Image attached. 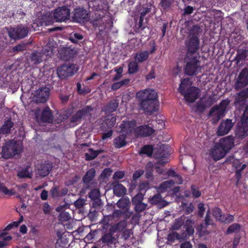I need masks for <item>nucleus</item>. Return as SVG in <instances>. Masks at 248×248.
I'll use <instances>...</instances> for the list:
<instances>
[{
	"label": "nucleus",
	"mask_w": 248,
	"mask_h": 248,
	"mask_svg": "<svg viewBox=\"0 0 248 248\" xmlns=\"http://www.w3.org/2000/svg\"><path fill=\"white\" fill-rule=\"evenodd\" d=\"M248 68L242 69L235 79L234 88L235 90H241L236 94L235 105H242L246 103L248 98Z\"/></svg>",
	"instance_id": "obj_2"
},
{
	"label": "nucleus",
	"mask_w": 248,
	"mask_h": 248,
	"mask_svg": "<svg viewBox=\"0 0 248 248\" xmlns=\"http://www.w3.org/2000/svg\"><path fill=\"white\" fill-rule=\"evenodd\" d=\"M194 222L190 219L186 220L184 223V228L188 235H193L194 232Z\"/></svg>",
	"instance_id": "obj_39"
},
{
	"label": "nucleus",
	"mask_w": 248,
	"mask_h": 248,
	"mask_svg": "<svg viewBox=\"0 0 248 248\" xmlns=\"http://www.w3.org/2000/svg\"><path fill=\"white\" fill-rule=\"evenodd\" d=\"M95 170L94 168H91L86 172L83 176V182L86 185H89L91 184L95 174Z\"/></svg>",
	"instance_id": "obj_29"
},
{
	"label": "nucleus",
	"mask_w": 248,
	"mask_h": 248,
	"mask_svg": "<svg viewBox=\"0 0 248 248\" xmlns=\"http://www.w3.org/2000/svg\"><path fill=\"white\" fill-rule=\"evenodd\" d=\"M126 135L121 134L113 140V145L117 148L125 146L127 143Z\"/></svg>",
	"instance_id": "obj_28"
},
{
	"label": "nucleus",
	"mask_w": 248,
	"mask_h": 248,
	"mask_svg": "<svg viewBox=\"0 0 248 248\" xmlns=\"http://www.w3.org/2000/svg\"><path fill=\"white\" fill-rule=\"evenodd\" d=\"M76 72L74 65L73 64H63L57 69V73L60 79H65L69 76H72Z\"/></svg>",
	"instance_id": "obj_13"
},
{
	"label": "nucleus",
	"mask_w": 248,
	"mask_h": 248,
	"mask_svg": "<svg viewBox=\"0 0 248 248\" xmlns=\"http://www.w3.org/2000/svg\"><path fill=\"white\" fill-rule=\"evenodd\" d=\"M139 69L138 63L136 61L130 62L128 65V72L129 74H135L138 72Z\"/></svg>",
	"instance_id": "obj_40"
},
{
	"label": "nucleus",
	"mask_w": 248,
	"mask_h": 248,
	"mask_svg": "<svg viewBox=\"0 0 248 248\" xmlns=\"http://www.w3.org/2000/svg\"><path fill=\"white\" fill-rule=\"evenodd\" d=\"M234 220V216L230 214L222 215L221 221L226 224L231 223Z\"/></svg>",
	"instance_id": "obj_53"
},
{
	"label": "nucleus",
	"mask_w": 248,
	"mask_h": 248,
	"mask_svg": "<svg viewBox=\"0 0 248 248\" xmlns=\"http://www.w3.org/2000/svg\"><path fill=\"white\" fill-rule=\"evenodd\" d=\"M154 150V147L151 145H145L140 148L139 154L140 156L145 155L147 156L151 157Z\"/></svg>",
	"instance_id": "obj_35"
},
{
	"label": "nucleus",
	"mask_w": 248,
	"mask_h": 248,
	"mask_svg": "<svg viewBox=\"0 0 248 248\" xmlns=\"http://www.w3.org/2000/svg\"><path fill=\"white\" fill-rule=\"evenodd\" d=\"M72 19L78 23H84L89 20V13L83 8L78 7L74 9L72 12Z\"/></svg>",
	"instance_id": "obj_12"
},
{
	"label": "nucleus",
	"mask_w": 248,
	"mask_h": 248,
	"mask_svg": "<svg viewBox=\"0 0 248 248\" xmlns=\"http://www.w3.org/2000/svg\"><path fill=\"white\" fill-rule=\"evenodd\" d=\"M7 232H1L0 233V248H4L8 246V242L12 240V236L11 235H7Z\"/></svg>",
	"instance_id": "obj_36"
},
{
	"label": "nucleus",
	"mask_w": 248,
	"mask_h": 248,
	"mask_svg": "<svg viewBox=\"0 0 248 248\" xmlns=\"http://www.w3.org/2000/svg\"><path fill=\"white\" fill-rule=\"evenodd\" d=\"M113 172L112 169L110 168H105L101 174V177L103 178H107L111 176Z\"/></svg>",
	"instance_id": "obj_62"
},
{
	"label": "nucleus",
	"mask_w": 248,
	"mask_h": 248,
	"mask_svg": "<svg viewBox=\"0 0 248 248\" xmlns=\"http://www.w3.org/2000/svg\"><path fill=\"white\" fill-rule=\"evenodd\" d=\"M136 23L135 25L134 31L136 32H141L145 28V25L143 24L144 19L139 17V21H137L135 19Z\"/></svg>",
	"instance_id": "obj_41"
},
{
	"label": "nucleus",
	"mask_w": 248,
	"mask_h": 248,
	"mask_svg": "<svg viewBox=\"0 0 248 248\" xmlns=\"http://www.w3.org/2000/svg\"><path fill=\"white\" fill-rule=\"evenodd\" d=\"M83 38V35L79 34V33L76 32L74 33L73 35H71L70 37L69 40L74 43H77L78 40H81Z\"/></svg>",
	"instance_id": "obj_57"
},
{
	"label": "nucleus",
	"mask_w": 248,
	"mask_h": 248,
	"mask_svg": "<svg viewBox=\"0 0 248 248\" xmlns=\"http://www.w3.org/2000/svg\"><path fill=\"white\" fill-rule=\"evenodd\" d=\"M35 115L36 121L37 122L51 123L53 119L52 111L48 107H46L42 110L40 116L37 111L35 112Z\"/></svg>",
	"instance_id": "obj_15"
},
{
	"label": "nucleus",
	"mask_w": 248,
	"mask_h": 248,
	"mask_svg": "<svg viewBox=\"0 0 248 248\" xmlns=\"http://www.w3.org/2000/svg\"><path fill=\"white\" fill-rule=\"evenodd\" d=\"M71 218L70 215L67 212H62L59 215V220L61 221H66Z\"/></svg>",
	"instance_id": "obj_64"
},
{
	"label": "nucleus",
	"mask_w": 248,
	"mask_h": 248,
	"mask_svg": "<svg viewBox=\"0 0 248 248\" xmlns=\"http://www.w3.org/2000/svg\"><path fill=\"white\" fill-rule=\"evenodd\" d=\"M50 94V89L46 87L41 88L36 91L33 96V99L37 103L45 102L48 98Z\"/></svg>",
	"instance_id": "obj_16"
},
{
	"label": "nucleus",
	"mask_w": 248,
	"mask_h": 248,
	"mask_svg": "<svg viewBox=\"0 0 248 248\" xmlns=\"http://www.w3.org/2000/svg\"><path fill=\"white\" fill-rule=\"evenodd\" d=\"M114 232L111 231V228L109 229L108 232L105 233L101 237L100 241H101L103 244H104L107 246H110L115 244L116 242V239L114 236Z\"/></svg>",
	"instance_id": "obj_23"
},
{
	"label": "nucleus",
	"mask_w": 248,
	"mask_h": 248,
	"mask_svg": "<svg viewBox=\"0 0 248 248\" xmlns=\"http://www.w3.org/2000/svg\"><path fill=\"white\" fill-rule=\"evenodd\" d=\"M200 56L185 55L184 68L185 74L189 76L196 75L198 73V69H201Z\"/></svg>",
	"instance_id": "obj_5"
},
{
	"label": "nucleus",
	"mask_w": 248,
	"mask_h": 248,
	"mask_svg": "<svg viewBox=\"0 0 248 248\" xmlns=\"http://www.w3.org/2000/svg\"><path fill=\"white\" fill-rule=\"evenodd\" d=\"M103 150H93V148H89L88 152L85 153V158L87 161L93 160V159L98 156L99 154L103 153Z\"/></svg>",
	"instance_id": "obj_31"
},
{
	"label": "nucleus",
	"mask_w": 248,
	"mask_h": 248,
	"mask_svg": "<svg viewBox=\"0 0 248 248\" xmlns=\"http://www.w3.org/2000/svg\"><path fill=\"white\" fill-rule=\"evenodd\" d=\"M230 104V100H222L219 105L212 107L208 114V117H212V123L216 124L224 116L226 108Z\"/></svg>",
	"instance_id": "obj_4"
},
{
	"label": "nucleus",
	"mask_w": 248,
	"mask_h": 248,
	"mask_svg": "<svg viewBox=\"0 0 248 248\" xmlns=\"http://www.w3.org/2000/svg\"><path fill=\"white\" fill-rule=\"evenodd\" d=\"M113 184V193L115 195L121 197V196H123L126 193V189L123 186V184L116 182H115Z\"/></svg>",
	"instance_id": "obj_27"
},
{
	"label": "nucleus",
	"mask_w": 248,
	"mask_h": 248,
	"mask_svg": "<svg viewBox=\"0 0 248 248\" xmlns=\"http://www.w3.org/2000/svg\"><path fill=\"white\" fill-rule=\"evenodd\" d=\"M191 191L194 198H198L202 194L199 187L194 185H192L191 186Z\"/></svg>",
	"instance_id": "obj_54"
},
{
	"label": "nucleus",
	"mask_w": 248,
	"mask_h": 248,
	"mask_svg": "<svg viewBox=\"0 0 248 248\" xmlns=\"http://www.w3.org/2000/svg\"><path fill=\"white\" fill-rule=\"evenodd\" d=\"M50 195L53 198L60 197V189L58 186H54L50 189Z\"/></svg>",
	"instance_id": "obj_63"
},
{
	"label": "nucleus",
	"mask_w": 248,
	"mask_h": 248,
	"mask_svg": "<svg viewBox=\"0 0 248 248\" xmlns=\"http://www.w3.org/2000/svg\"><path fill=\"white\" fill-rule=\"evenodd\" d=\"M53 168V164L48 161L38 163L36 166V174L41 178L49 175Z\"/></svg>",
	"instance_id": "obj_14"
},
{
	"label": "nucleus",
	"mask_w": 248,
	"mask_h": 248,
	"mask_svg": "<svg viewBox=\"0 0 248 248\" xmlns=\"http://www.w3.org/2000/svg\"><path fill=\"white\" fill-rule=\"evenodd\" d=\"M219 143L220 145L222 146L226 154L230 151L231 149L234 147V139L232 136H227L222 138V139L219 140Z\"/></svg>",
	"instance_id": "obj_20"
},
{
	"label": "nucleus",
	"mask_w": 248,
	"mask_h": 248,
	"mask_svg": "<svg viewBox=\"0 0 248 248\" xmlns=\"http://www.w3.org/2000/svg\"><path fill=\"white\" fill-rule=\"evenodd\" d=\"M205 209L204 204L202 202H200L198 204V215L200 217H203Z\"/></svg>",
	"instance_id": "obj_61"
},
{
	"label": "nucleus",
	"mask_w": 248,
	"mask_h": 248,
	"mask_svg": "<svg viewBox=\"0 0 248 248\" xmlns=\"http://www.w3.org/2000/svg\"><path fill=\"white\" fill-rule=\"evenodd\" d=\"M183 225H184V219L182 217L176 218L173 222L172 229L175 230H178Z\"/></svg>",
	"instance_id": "obj_46"
},
{
	"label": "nucleus",
	"mask_w": 248,
	"mask_h": 248,
	"mask_svg": "<svg viewBox=\"0 0 248 248\" xmlns=\"http://www.w3.org/2000/svg\"><path fill=\"white\" fill-rule=\"evenodd\" d=\"M154 132L155 130L153 128L146 124L138 126L136 129L137 134L142 137L150 136Z\"/></svg>",
	"instance_id": "obj_21"
},
{
	"label": "nucleus",
	"mask_w": 248,
	"mask_h": 248,
	"mask_svg": "<svg viewBox=\"0 0 248 248\" xmlns=\"http://www.w3.org/2000/svg\"><path fill=\"white\" fill-rule=\"evenodd\" d=\"M44 54L41 52H31L29 57V61L33 64H37L42 62Z\"/></svg>",
	"instance_id": "obj_26"
},
{
	"label": "nucleus",
	"mask_w": 248,
	"mask_h": 248,
	"mask_svg": "<svg viewBox=\"0 0 248 248\" xmlns=\"http://www.w3.org/2000/svg\"><path fill=\"white\" fill-rule=\"evenodd\" d=\"M248 56V50H238L237 53L234 58V61L236 64H238L240 62L245 61Z\"/></svg>",
	"instance_id": "obj_38"
},
{
	"label": "nucleus",
	"mask_w": 248,
	"mask_h": 248,
	"mask_svg": "<svg viewBox=\"0 0 248 248\" xmlns=\"http://www.w3.org/2000/svg\"><path fill=\"white\" fill-rule=\"evenodd\" d=\"M191 83L190 82L189 78H185L181 80L178 88V91L180 93L183 94L186 93L187 89L190 87Z\"/></svg>",
	"instance_id": "obj_37"
},
{
	"label": "nucleus",
	"mask_w": 248,
	"mask_h": 248,
	"mask_svg": "<svg viewBox=\"0 0 248 248\" xmlns=\"http://www.w3.org/2000/svg\"><path fill=\"white\" fill-rule=\"evenodd\" d=\"M226 162H232V166L233 168L236 169H240L242 165V163L238 159H234L233 156L228 157L226 159Z\"/></svg>",
	"instance_id": "obj_43"
},
{
	"label": "nucleus",
	"mask_w": 248,
	"mask_h": 248,
	"mask_svg": "<svg viewBox=\"0 0 248 248\" xmlns=\"http://www.w3.org/2000/svg\"><path fill=\"white\" fill-rule=\"evenodd\" d=\"M14 123L11 119L6 121L0 128V132L2 134H9L13 128Z\"/></svg>",
	"instance_id": "obj_33"
},
{
	"label": "nucleus",
	"mask_w": 248,
	"mask_h": 248,
	"mask_svg": "<svg viewBox=\"0 0 248 248\" xmlns=\"http://www.w3.org/2000/svg\"><path fill=\"white\" fill-rule=\"evenodd\" d=\"M116 122V116L114 114H108L103 119L102 126L111 129Z\"/></svg>",
	"instance_id": "obj_24"
},
{
	"label": "nucleus",
	"mask_w": 248,
	"mask_h": 248,
	"mask_svg": "<svg viewBox=\"0 0 248 248\" xmlns=\"http://www.w3.org/2000/svg\"><path fill=\"white\" fill-rule=\"evenodd\" d=\"M78 53L77 48L74 47L71 48L70 47L66 48L64 51V53L67 59L74 58Z\"/></svg>",
	"instance_id": "obj_45"
},
{
	"label": "nucleus",
	"mask_w": 248,
	"mask_h": 248,
	"mask_svg": "<svg viewBox=\"0 0 248 248\" xmlns=\"http://www.w3.org/2000/svg\"><path fill=\"white\" fill-rule=\"evenodd\" d=\"M248 134V106L245 109L240 119V123L238 125L236 130V135L241 138H244Z\"/></svg>",
	"instance_id": "obj_9"
},
{
	"label": "nucleus",
	"mask_w": 248,
	"mask_h": 248,
	"mask_svg": "<svg viewBox=\"0 0 248 248\" xmlns=\"http://www.w3.org/2000/svg\"><path fill=\"white\" fill-rule=\"evenodd\" d=\"M202 100L204 102V105L206 106V108L210 107L217 101L216 99L214 97V95H211L208 96L207 98L202 97Z\"/></svg>",
	"instance_id": "obj_47"
},
{
	"label": "nucleus",
	"mask_w": 248,
	"mask_h": 248,
	"mask_svg": "<svg viewBox=\"0 0 248 248\" xmlns=\"http://www.w3.org/2000/svg\"><path fill=\"white\" fill-rule=\"evenodd\" d=\"M144 195L141 193H139L136 194L132 199V203L133 205L136 206L138 203H140L141 201L143 200Z\"/></svg>",
	"instance_id": "obj_52"
},
{
	"label": "nucleus",
	"mask_w": 248,
	"mask_h": 248,
	"mask_svg": "<svg viewBox=\"0 0 248 248\" xmlns=\"http://www.w3.org/2000/svg\"><path fill=\"white\" fill-rule=\"evenodd\" d=\"M149 56V52L148 51H140L135 53L134 59L139 63L145 62Z\"/></svg>",
	"instance_id": "obj_30"
},
{
	"label": "nucleus",
	"mask_w": 248,
	"mask_h": 248,
	"mask_svg": "<svg viewBox=\"0 0 248 248\" xmlns=\"http://www.w3.org/2000/svg\"><path fill=\"white\" fill-rule=\"evenodd\" d=\"M126 225L127 223L126 220H121L118 222L117 223H115L110 227L111 231L113 232L114 233L117 232H121L124 230Z\"/></svg>",
	"instance_id": "obj_34"
},
{
	"label": "nucleus",
	"mask_w": 248,
	"mask_h": 248,
	"mask_svg": "<svg viewBox=\"0 0 248 248\" xmlns=\"http://www.w3.org/2000/svg\"><path fill=\"white\" fill-rule=\"evenodd\" d=\"M199 89L197 87H191L187 89L183 95L185 100L188 102H193L198 99Z\"/></svg>",
	"instance_id": "obj_19"
},
{
	"label": "nucleus",
	"mask_w": 248,
	"mask_h": 248,
	"mask_svg": "<svg viewBox=\"0 0 248 248\" xmlns=\"http://www.w3.org/2000/svg\"><path fill=\"white\" fill-rule=\"evenodd\" d=\"M173 2L174 0H160V5L165 10H168Z\"/></svg>",
	"instance_id": "obj_51"
},
{
	"label": "nucleus",
	"mask_w": 248,
	"mask_h": 248,
	"mask_svg": "<svg viewBox=\"0 0 248 248\" xmlns=\"http://www.w3.org/2000/svg\"><path fill=\"white\" fill-rule=\"evenodd\" d=\"M136 126L135 120L122 121V124L120 125L121 129L120 132L122 135H126L130 134Z\"/></svg>",
	"instance_id": "obj_18"
},
{
	"label": "nucleus",
	"mask_w": 248,
	"mask_h": 248,
	"mask_svg": "<svg viewBox=\"0 0 248 248\" xmlns=\"http://www.w3.org/2000/svg\"><path fill=\"white\" fill-rule=\"evenodd\" d=\"M196 111L200 113L203 112L206 109V106L204 105L202 98H201L196 104Z\"/></svg>",
	"instance_id": "obj_48"
},
{
	"label": "nucleus",
	"mask_w": 248,
	"mask_h": 248,
	"mask_svg": "<svg viewBox=\"0 0 248 248\" xmlns=\"http://www.w3.org/2000/svg\"><path fill=\"white\" fill-rule=\"evenodd\" d=\"M88 6L94 11L95 15H98V19L103 17L108 7L105 0H90L88 2Z\"/></svg>",
	"instance_id": "obj_11"
},
{
	"label": "nucleus",
	"mask_w": 248,
	"mask_h": 248,
	"mask_svg": "<svg viewBox=\"0 0 248 248\" xmlns=\"http://www.w3.org/2000/svg\"><path fill=\"white\" fill-rule=\"evenodd\" d=\"M93 110V107L90 105L86 106L83 108L78 110L71 117L70 126L74 127L78 125L81 122L83 118L90 117Z\"/></svg>",
	"instance_id": "obj_7"
},
{
	"label": "nucleus",
	"mask_w": 248,
	"mask_h": 248,
	"mask_svg": "<svg viewBox=\"0 0 248 248\" xmlns=\"http://www.w3.org/2000/svg\"><path fill=\"white\" fill-rule=\"evenodd\" d=\"M247 165L246 164H243L240 169H236L235 173V178L236 179V184L237 185L242 177V171L246 168Z\"/></svg>",
	"instance_id": "obj_50"
},
{
	"label": "nucleus",
	"mask_w": 248,
	"mask_h": 248,
	"mask_svg": "<svg viewBox=\"0 0 248 248\" xmlns=\"http://www.w3.org/2000/svg\"><path fill=\"white\" fill-rule=\"evenodd\" d=\"M119 104V102L118 99H114L111 100L107 104L103 109L104 112L107 114L108 113H113L117 109Z\"/></svg>",
	"instance_id": "obj_25"
},
{
	"label": "nucleus",
	"mask_w": 248,
	"mask_h": 248,
	"mask_svg": "<svg viewBox=\"0 0 248 248\" xmlns=\"http://www.w3.org/2000/svg\"><path fill=\"white\" fill-rule=\"evenodd\" d=\"M136 98L139 101V109L145 115H151L158 109V95L155 90L145 89L138 92Z\"/></svg>",
	"instance_id": "obj_1"
},
{
	"label": "nucleus",
	"mask_w": 248,
	"mask_h": 248,
	"mask_svg": "<svg viewBox=\"0 0 248 248\" xmlns=\"http://www.w3.org/2000/svg\"><path fill=\"white\" fill-rule=\"evenodd\" d=\"M226 154V153L222 149L219 142L215 144L211 153V155L212 156L213 160L215 161L219 160V159L223 158Z\"/></svg>",
	"instance_id": "obj_22"
},
{
	"label": "nucleus",
	"mask_w": 248,
	"mask_h": 248,
	"mask_svg": "<svg viewBox=\"0 0 248 248\" xmlns=\"http://www.w3.org/2000/svg\"><path fill=\"white\" fill-rule=\"evenodd\" d=\"M49 16H52L56 22H62L70 19V10L66 6L58 7L53 12L49 13Z\"/></svg>",
	"instance_id": "obj_10"
},
{
	"label": "nucleus",
	"mask_w": 248,
	"mask_h": 248,
	"mask_svg": "<svg viewBox=\"0 0 248 248\" xmlns=\"http://www.w3.org/2000/svg\"><path fill=\"white\" fill-rule=\"evenodd\" d=\"M9 37L14 40L22 39L27 36L29 28L25 26L21 25L15 27H6Z\"/></svg>",
	"instance_id": "obj_8"
},
{
	"label": "nucleus",
	"mask_w": 248,
	"mask_h": 248,
	"mask_svg": "<svg viewBox=\"0 0 248 248\" xmlns=\"http://www.w3.org/2000/svg\"><path fill=\"white\" fill-rule=\"evenodd\" d=\"M234 124L231 120L226 119L221 122L217 128V135L224 136L228 134L232 128Z\"/></svg>",
	"instance_id": "obj_17"
},
{
	"label": "nucleus",
	"mask_w": 248,
	"mask_h": 248,
	"mask_svg": "<svg viewBox=\"0 0 248 248\" xmlns=\"http://www.w3.org/2000/svg\"><path fill=\"white\" fill-rule=\"evenodd\" d=\"M18 176L20 178H31V174L30 173L28 169L25 168L18 172Z\"/></svg>",
	"instance_id": "obj_56"
},
{
	"label": "nucleus",
	"mask_w": 248,
	"mask_h": 248,
	"mask_svg": "<svg viewBox=\"0 0 248 248\" xmlns=\"http://www.w3.org/2000/svg\"><path fill=\"white\" fill-rule=\"evenodd\" d=\"M180 235L177 232H170L168 236V240L171 242H173L175 240H178L180 239Z\"/></svg>",
	"instance_id": "obj_59"
},
{
	"label": "nucleus",
	"mask_w": 248,
	"mask_h": 248,
	"mask_svg": "<svg viewBox=\"0 0 248 248\" xmlns=\"http://www.w3.org/2000/svg\"><path fill=\"white\" fill-rule=\"evenodd\" d=\"M200 32L201 28L197 25L193 26L189 31L185 43L186 51V55L200 56L198 52L200 49Z\"/></svg>",
	"instance_id": "obj_3"
},
{
	"label": "nucleus",
	"mask_w": 248,
	"mask_h": 248,
	"mask_svg": "<svg viewBox=\"0 0 248 248\" xmlns=\"http://www.w3.org/2000/svg\"><path fill=\"white\" fill-rule=\"evenodd\" d=\"M149 202L151 204L162 205L163 206L167 205L166 202L162 199L159 193L154 195L153 197L150 199Z\"/></svg>",
	"instance_id": "obj_32"
},
{
	"label": "nucleus",
	"mask_w": 248,
	"mask_h": 248,
	"mask_svg": "<svg viewBox=\"0 0 248 248\" xmlns=\"http://www.w3.org/2000/svg\"><path fill=\"white\" fill-rule=\"evenodd\" d=\"M130 82V79L128 78L124 79L120 82L113 83L111 85V89L113 91H116L120 89L123 85H126Z\"/></svg>",
	"instance_id": "obj_42"
},
{
	"label": "nucleus",
	"mask_w": 248,
	"mask_h": 248,
	"mask_svg": "<svg viewBox=\"0 0 248 248\" xmlns=\"http://www.w3.org/2000/svg\"><path fill=\"white\" fill-rule=\"evenodd\" d=\"M212 215L216 219L221 221L222 217V211L219 208H213L212 209Z\"/></svg>",
	"instance_id": "obj_49"
},
{
	"label": "nucleus",
	"mask_w": 248,
	"mask_h": 248,
	"mask_svg": "<svg viewBox=\"0 0 248 248\" xmlns=\"http://www.w3.org/2000/svg\"><path fill=\"white\" fill-rule=\"evenodd\" d=\"M0 191L5 195L10 196L13 195L15 194V192L13 189H8V188L3 184L0 185Z\"/></svg>",
	"instance_id": "obj_55"
},
{
	"label": "nucleus",
	"mask_w": 248,
	"mask_h": 248,
	"mask_svg": "<svg viewBox=\"0 0 248 248\" xmlns=\"http://www.w3.org/2000/svg\"><path fill=\"white\" fill-rule=\"evenodd\" d=\"M146 206L147 204L146 203H144L141 202L140 203L136 205L134 207V209L136 213H140L145 210Z\"/></svg>",
	"instance_id": "obj_58"
},
{
	"label": "nucleus",
	"mask_w": 248,
	"mask_h": 248,
	"mask_svg": "<svg viewBox=\"0 0 248 248\" xmlns=\"http://www.w3.org/2000/svg\"><path fill=\"white\" fill-rule=\"evenodd\" d=\"M21 150L19 142L14 140L5 142L2 147L1 155L3 158L8 159L20 154Z\"/></svg>",
	"instance_id": "obj_6"
},
{
	"label": "nucleus",
	"mask_w": 248,
	"mask_h": 248,
	"mask_svg": "<svg viewBox=\"0 0 248 248\" xmlns=\"http://www.w3.org/2000/svg\"><path fill=\"white\" fill-rule=\"evenodd\" d=\"M117 206L119 207V208H121L124 209V211L127 212V203L126 202V201L124 199L119 200V201L117 203Z\"/></svg>",
	"instance_id": "obj_60"
},
{
	"label": "nucleus",
	"mask_w": 248,
	"mask_h": 248,
	"mask_svg": "<svg viewBox=\"0 0 248 248\" xmlns=\"http://www.w3.org/2000/svg\"><path fill=\"white\" fill-rule=\"evenodd\" d=\"M241 229V225L238 223H234L228 227L226 231V234H230L231 233L239 231Z\"/></svg>",
	"instance_id": "obj_44"
}]
</instances>
